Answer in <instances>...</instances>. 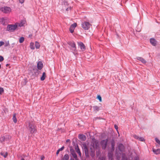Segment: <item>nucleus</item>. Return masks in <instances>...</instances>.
Segmentation results:
<instances>
[{
  "instance_id": "46",
  "label": "nucleus",
  "mask_w": 160,
  "mask_h": 160,
  "mask_svg": "<svg viewBox=\"0 0 160 160\" xmlns=\"http://www.w3.org/2000/svg\"><path fill=\"white\" fill-rule=\"evenodd\" d=\"M71 160H78V158L77 159H76V158H74V159H73V158H71Z\"/></svg>"
},
{
  "instance_id": "25",
  "label": "nucleus",
  "mask_w": 160,
  "mask_h": 160,
  "mask_svg": "<svg viewBox=\"0 0 160 160\" xmlns=\"http://www.w3.org/2000/svg\"><path fill=\"white\" fill-rule=\"evenodd\" d=\"M79 138L80 139L82 140H85L86 139V137L85 135H80L79 136Z\"/></svg>"
},
{
  "instance_id": "44",
  "label": "nucleus",
  "mask_w": 160,
  "mask_h": 160,
  "mask_svg": "<svg viewBox=\"0 0 160 160\" xmlns=\"http://www.w3.org/2000/svg\"><path fill=\"white\" fill-rule=\"evenodd\" d=\"M44 157L43 156H42L41 157V160H44Z\"/></svg>"
},
{
  "instance_id": "3",
  "label": "nucleus",
  "mask_w": 160,
  "mask_h": 160,
  "mask_svg": "<svg viewBox=\"0 0 160 160\" xmlns=\"http://www.w3.org/2000/svg\"><path fill=\"white\" fill-rule=\"evenodd\" d=\"M82 27L85 30H88L92 25L88 22L84 21L81 25Z\"/></svg>"
},
{
  "instance_id": "35",
  "label": "nucleus",
  "mask_w": 160,
  "mask_h": 160,
  "mask_svg": "<svg viewBox=\"0 0 160 160\" xmlns=\"http://www.w3.org/2000/svg\"><path fill=\"white\" fill-rule=\"evenodd\" d=\"M97 98L99 100V101L100 102H101L102 100V98H101V96L99 95L98 96H97Z\"/></svg>"
},
{
  "instance_id": "21",
  "label": "nucleus",
  "mask_w": 160,
  "mask_h": 160,
  "mask_svg": "<svg viewBox=\"0 0 160 160\" xmlns=\"http://www.w3.org/2000/svg\"><path fill=\"white\" fill-rule=\"evenodd\" d=\"M16 113H14L13 114V118H12V119H13V121L15 123H16L17 122V118H16Z\"/></svg>"
},
{
  "instance_id": "19",
  "label": "nucleus",
  "mask_w": 160,
  "mask_h": 160,
  "mask_svg": "<svg viewBox=\"0 0 160 160\" xmlns=\"http://www.w3.org/2000/svg\"><path fill=\"white\" fill-rule=\"evenodd\" d=\"M118 148L121 151H122L124 149V146L122 144H120L118 146Z\"/></svg>"
},
{
  "instance_id": "49",
  "label": "nucleus",
  "mask_w": 160,
  "mask_h": 160,
  "mask_svg": "<svg viewBox=\"0 0 160 160\" xmlns=\"http://www.w3.org/2000/svg\"><path fill=\"white\" fill-rule=\"evenodd\" d=\"M21 160H25V159L23 158H21Z\"/></svg>"
},
{
  "instance_id": "52",
  "label": "nucleus",
  "mask_w": 160,
  "mask_h": 160,
  "mask_svg": "<svg viewBox=\"0 0 160 160\" xmlns=\"http://www.w3.org/2000/svg\"><path fill=\"white\" fill-rule=\"evenodd\" d=\"M1 68V64H0V69Z\"/></svg>"
},
{
  "instance_id": "30",
  "label": "nucleus",
  "mask_w": 160,
  "mask_h": 160,
  "mask_svg": "<svg viewBox=\"0 0 160 160\" xmlns=\"http://www.w3.org/2000/svg\"><path fill=\"white\" fill-rule=\"evenodd\" d=\"M112 148V150H114V146L115 145V142L114 141H112L111 142Z\"/></svg>"
},
{
  "instance_id": "43",
  "label": "nucleus",
  "mask_w": 160,
  "mask_h": 160,
  "mask_svg": "<svg viewBox=\"0 0 160 160\" xmlns=\"http://www.w3.org/2000/svg\"><path fill=\"white\" fill-rule=\"evenodd\" d=\"M100 160H105V158L104 157H102L100 158Z\"/></svg>"
},
{
  "instance_id": "53",
  "label": "nucleus",
  "mask_w": 160,
  "mask_h": 160,
  "mask_svg": "<svg viewBox=\"0 0 160 160\" xmlns=\"http://www.w3.org/2000/svg\"><path fill=\"white\" fill-rule=\"evenodd\" d=\"M159 58H160V55L159 56Z\"/></svg>"
},
{
  "instance_id": "39",
  "label": "nucleus",
  "mask_w": 160,
  "mask_h": 160,
  "mask_svg": "<svg viewBox=\"0 0 160 160\" xmlns=\"http://www.w3.org/2000/svg\"><path fill=\"white\" fill-rule=\"evenodd\" d=\"M4 44V42L2 41L0 42V47H1L2 45H3Z\"/></svg>"
},
{
  "instance_id": "13",
  "label": "nucleus",
  "mask_w": 160,
  "mask_h": 160,
  "mask_svg": "<svg viewBox=\"0 0 160 160\" xmlns=\"http://www.w3.org/2000/svg\"><path fill=\"white\" fill-rule=\"evenodd\" d=\"M7 22V20L4 18H2L0 19V22L3 25H4Z\"/></svg>"
},
{
  "instance_id": "9",
  "label": "nucleus",
  "mask_w": 160,
  "mask_h": 160,
  "mask_svg": "<svg viewBox=\"0 0 160 160\" xmlns=\"http://www.w3.org/2000/svg\"><path fill=\"white\" fill-rule=\"evenodd\" d=\"M108 142V140L106 139L102 140L101 142V144L102 146V148L103 149H105L107 145V143Z\"/></svg>"
},
{
  "instance_id": "23",
  "label": "nucleus",
  "mask_w": 160,
  "mask_h": 160,
  "mask_svg": "<svg viewBox=\"0 0 160 160\" xmlns=\"http://www.w3.org/2000/svg\"><path fill=\"white\" fill-rule=\"evenodd\" d=\"M153 151L155 154H159L160 153V149H158L157 150L153 149Z\"/></svg>"
},
{
  "instance_id": "6",
  "label": "nucleus",
  "mask_w": 160,
  "mask_h": 160,
  "mask_svg": "<svg viewBox=\"0 0 160 160\" xmlns=\"http://www.w3.org/2000/svg\"><path fill=\"white\" fill-rule=\"evenodd\" d=\"M4 13H9L11 11V8L8 7H4L0 9Z\"/></svg>"
},
{
  "instance_id": "7",
  "label": "nucleus",
  "mask_w": 160,
  "mask_h": 160,
  "mask_svg": "<svg viewBox=\"0 0 160 160\" xmlns=\"http://www.w3.org/2000/svg\"><path fill=\"white\" fill-rule=\"evenodd\" d=\"M18 25H9L7 27V30L10 32H13L17 27Z\"/></svg>"
},
{
  "instance_id": "18",
  "label": "nucleus",
  "mask_w": 160,
  "mask_h": 160,
  "mask_svg": "<svg viewBox=\"0 0 160 160\" xmlns=\"http://www.w3.org/2000/svg\"><path fill=\"white\" fill-rule=\"evenodd\" d=\"M0 154L1 155L3 156V157L4 158H6L8 156V153L7 152H0Z\"/></svg>"
},
{
  "instance_id": "41",
  "label": "nucleus",
  "mask_w": 160,
  "mask_h": 160,
  "mask_svg": "<svg viewBox=\"0 0 160 160\" xmlns=\"http://www.w3.org/2000/svg\"><path fill=\"white\" fill-rule=\"evenodd\" d=\"M19 0V2L20 3H22L24 2L25 0Z\"/></svg>"
},
{
  "instance_id": "29",
  "label": "nucleus",
  "mask_w": 160,
  "mask_h": 160,
  "mask_svg": "<svg viewBox=\"0 0 160 160\" xmlns=\"http://www.w3.org/2000/svg\"><path fill=\"white\" fill-rule=\"evenodd\" d=\"M108 156L109 158L111 160H112V152H109L108 153Z\"/></svg>"
},
{
  "instance_id": "47",
  "label": "nucleus",
  "mask_w": 160,
  "mask_h": 160,
  "mask_svg": "<svg viewBox=\"0 0 160 160\" xmlns=\"http://www.w3.org/2000/svg\"><path fill=\"white\" fill-rule=\"evenodd\" d=\"M9 64H7L6 65V67H8V66H9Z\"/></svg>"
},
{
  "instance_id": "33",
  "label": "nucleus",
  "mask_w": 160,
  "mask_h": 160,
  "mask_svg": "<svg viewBox=\"0 0 160 160\" xmlns=\"http://www.w3.org/2000/svg\"><path fill=\"white\" fill-rule=\"evenodd\" d=\"M30 47L32 49H34V47L33 43H31L30 45Z\"/></svg>"
},
{
  "instance_id": "14",
  "label": "nucleus",
  "mask_w": 160,
  "mask_h": 160,
  "mask_svg": "<svg viewBox=\"0 0 160 160\" xmlns=\"http://www.w3.org/2000/svg\"><path fill=\"white\" fill-rule=\"evenodd\" d=\"M137 60L141 61L143 63H145L146 62V60L142 57H137Z\"/></svg>"
},
{
  "instance_id": "27",
  "label": "nucleus",
  "mask_w": 160,
  "mask_h": 160,
  "mask_svg": "<svg viewBox=\"0 0 160 160\" xmlns=\"http://www.w3.org/2000/svg\"><path fill=\"white\" fill-rule=\"evenodd\" d=\"M94 110L96 112H97L99 110V107L97 106H94L93 107Z\"/></svg>"
},
{
  "instance_id": "10",
  "label": "nucleus",
  "mask_w": 160,
  "mask_h": 160,
  "mask_svg": "<svg viewBox=\"0 0 160 160\" xmlns=\"http://www.w3.org/2000/svg\"><path fill=\"white\" fill-rule=\"evenodd\" d=\"M78 44L82 51H84L86 49V47L83 43L79 42H78Z\"/></svg>"
},
{
  "instance_id": "38",
  "label": "nucleus",
  "mask_w": 160,
  "mask_h": 160,
  "mask_svg": "<svg viewBox=\"0 0 160 160\" xmlns=\"http://www.w3.org/2000/svg\"><path fill=\"white\" fill-rule=\"evenodd\" d=\"M4 60L3 57L2 56H0V62H2Z\"/></svg>"
},
{
  "instance_id": "20",
  "label": "nucleus",
  "mask_w": 160,
  "mask_h": 160,
  "mask_svg": "<svg viewBox=\"0 0 160 160\" xmlns=\"http://www.w3.org/2000/svg\"><path fill=\"white\" fill-rule=\"evenodd\" d=\"M71 152L72 155V156L74 158H78L77 155H76L75 151L73 150H71Z\"/></svg>"
},
{
  "instance_id": "12",
  "label": "nucleus",
  "mask_w": 160,
  "mask_h": 160,
  "mask_svg": "<svg viewBox=\"0 0 160 160\" xmlns=\"http://www.w3.org/2000/svg\"><path fill=\"white\" fill-rule=\"evenodd\" d=\"M43 64L42 62L39 61L37 63V68L39 70H41L43 67Z\"/></svg>"
},
{
  "instance_id": "2",
  "label": "nucleus",
  "mask_w": 160,
  "mask_h": 160,
  "mask_svg": "<svg viewBox=\"0 0 160 160\" xmlns=\"http://www.w3.org/2000/svg\"><path fill=\"white\" fill-rule=\"evenodd\" d=\"M27 128L32 134L35 133L37 132L36 127L32 122H29Z\"/></svg>"
},
{
  "instance_id": "8",
  "label": "nucleus",
  "mask_w": 160,
  "mask_h": 160,
  "mask_svg": "<svg viewBox=\"0 0 160 160\" xmlns=\"http://www.w3.org/2000/svg\"><path fill=\"white\" fill-rule=\"evenodd\" d=\"M82 147L86 156L88 157L89 156V154L87 144L85 143H83L82 144Z\"/></svg>"
},
{
  "instance_id": "42",
  "label": "nucleus",
  "mask_w": 160,
  "mask_h": 160,
  "mask_svg": "<svg viewBox=\"0 0 160 160\" xmlns=\"http://www.w3.org/2000/svg\"><path fill=\"white\" fill-rule=\"evenodd\" d=\"M114 127H115V128L116 129V130L118 131V126H117V125H114Z\"/></svg>"
},
{
  "instance_id": "1",
  "label": "nucleus",
  "mask_w": 160,
  "mask_h": 160,
  "mask_svg": "<svg viewBox=\"0 0 160 160\" xmlns=\"http://www.w3.org/2000/svg\"><path fill=\"white\" fill-rule=\"evenodd\" d=\"M99 143L97 140L95 139H92L91 142V146L90 147L91 150L90 155L92 157L95 156V149H98L99 148Z\"/></svg>"
},
{
  "instance_id": "15",
  "label": "nucleus",
  "mask_w": 160,
  "mask_h": 160,
  "mask_svg": "<svg viewBox=\"0 0 160 160\" xmlns=\"http://www.w3.org/2000/svg\"><path fill=\"white\" fill-rule=\"evenodd\" d=\"M26 23V21L25 20H22L21 21V22L18 24V26L21 27L23 26Z\"/></svg>"
},
{
  "instance_id": "4",
  "label": "nucleus",
  "mask_w": 160,
  "mask_h": 160,
  "mask_svg": "<svg viewBox=\"0 0 160 160\" xmlns=\"http://www.w3.org/2000/svg\"><path fill=\"white\" fill-rule=\"evenodd\" d=\"M11 138V136L8 135H5L2 136L0 138V142L3 143L5 141H8Z\"/></svg>"
},
{
  "instance_id": "5",
  "label": "nucleus",
  "mask_w": 160,
  "mask_h": 160,
  "mask_svg": "<svg viewBox=\"0 0 160 160\" xmlns=\"http://www.w3.org/2000/svg\"><path fill=\"white\" fill-rule=\"evenodd\" d=\"M68 44L71 47V49L73 53L74 54L77 53V51L75 43L73 42H68Z\"/></svg>"
},
{
  "instance_id": "32",
  "label": "nucleus",
  "mask_w": 160,
  "mask_h": 160,
  "mask_svg": "<svg viewBox=\"0 0 160 160\" xmlns=\"http://www.w3.org/2000/svg\"><path fill=\"white\" fill-rule=\"evenodd\" d=\"M4 90L3 88H0V94L2 95L4 92Z\"/></svg>"
},
{
  "instance_id": "31",
  "label": "nucleus",
  "mask_w": 160,
  "mask_h": 160,
  "mask_svg": "<svg viewBox=\"0 0 160 160\" xmlns=\"http://www.w3.org/2000/svg\"><path fill=\"white\" fill-rule=\"evenodd\" d=\"M35 46L36 48H39L40 47V44L38 42H36L35 43Z\"/></svg>"
},
{
  "instance_id": "37",
  "label": "nucleus",
  "mask_w": 160,
  "mask_h": 160,
  "mask_svg": "<svg viewBox=\"0 0 160 160\" xmlns=\"http://www.w3.org/2000/svg\"><path fill=\"white\" fill-rule=\"evenodd\" d=\"M9 45V41H8L7 42H6L5 44V47H7Z\"/></svg>"
},
{
  "instance_id": "45",
  "label": "nucleus",
  "mask_w": 160,
  "mask_h": 160,
  "mask_svg": "<svg viewBox=\"0 0 160 160\" xmlns=\"http://www.w3.org/2000/svg\"><path fill=\"white\" fill-rule=\"evenodd\" d=\"M122 160H127L126 158L124 156H123Z\"/></svg>"
},
{
  "instance_id": "16",
  "label": "nucleus",
  "mask_w": 160,
  "mask_h": 160,
  "mask_svg": "<svg viewBox=\"0 0 160 160\" xmlns=\"http://www.w3.org/2000/svg\"><path fill=\"white\" fill-rule=\"evenodd\" d=\"M75 149L76 152L78 154L80 157L81 156V153L80 152V149L79 148L78 146H77L75 148Z\"/></svg>"
},
{
  "instance_id": "50",
  "label": "nucleus",
  "mask_w": 160,
  "mask_h": 160,
  "mask_svg": "<svg viewBox=\"0 0 160 160\" xmlns=\"http://www.w3.org/2000/svg\"><path fill=\"white\" fill-rule=\"evenodd\" d=\"M68 8H67L66 9V10H67V11H68Z\"/></svg>"
},
{
  "instance_id": "34",
  "label": "nucleus",
  "mask_w": 160,
  "mask_h": 160,
  "mask_svg": "<svg viewBox=\"0 0 160 160\" xmlns=\"http://www.w3.org/2000/svg\"><path fill=\"white\" fill-rule=\"evenodd\" d=\"M155 140L156 142L158 143L159 145H160V141L157 138H156Z\"/></svg>"
},
{
  "instance_id": "28",
  "label": "nucleus",
  "mask_w": 160,
  "mask_h": 160,
  "mask_svg": "<svg viewBox=\"0 0 160 160\" xmlns=\"http://www.w3.org/2000/svg\"><path fill=\"white\" fill-rule=\"evenodd\" d=\"M24 38L23 37H21L19 40V42L22 43L24 42Z\"/></svg>"
},
{
  "instance_id": "48",
  "label": "nucleus",
  "mask_w": 160,
  "mask_h": 160,
  "mask_svg": "<svg viewBox=\"0 0 160 160\" xmlns=\"http://www.w3.org/2000/svg\"><path fill=\"white\" fill-rule=\"evenodd\" d=\"M69 141V139H68V140H67L66 142H68Z\"/></svg>"
},
{
  "instance_id": "51",
  "label": "nucleus",
  "mask_w": 160,
  "mask_h": 160,
  "mask_svg": "<svg viewBox=\"0 0 160 160\" xmlns=\"http://www.w3.org/2000/svg\"><path fill=\"white\" fill-rule=\"evenodd\" d=\"M135 160H138V159L137 158H136L135 159Z\"/></svg>"
},
{
  "instance_id": "36",
  "label": "nucleus",
  "mask_w": 160,
  "mask_h": 160,
  "mask_svg": "<svg viewBox=\"0 0 160 160\" xmlns=\"http://www.w3.org/2000/svg\"><path fill=\"white\" fill-rule=\"evenodd\" d=\"M138 140L141 141H144V138L142 137H139Z\"/></svg>"
},
{
  "instance_id": "11",
  "label": "nucleus",
  "mask_w": 160,
  "mask_h": 160,
  "mask_svg": "<svg viewBox=\"0 0 160 160\" xmlns=\"http://www.w3.org/2000/svg\"><path fill=\"white\" fill-rule=\"evenodd\" d=\"M77 24L76 23H74L72 24L69 28V30L72 33L74 32L75 28L76 27Z\"/></svg>"
},
{
  "instance_id": "40",
  "label": "nucleus",
  "mask_w": 160,
  "mask_h": 160,
  "mask_svg": "<svg viewBox=\"0 0 160 160\" xmlns=\"http://www.w3.org/2000/svg\"><path fill=\"white\" fill-rule=\"evenodd\" d=\"M133 137L136 139H138L139 137L136 135H134Z\"/></svg>"
},
{
  "instance_id": "22",
  "label": "nucleus",
  "mask_w": 160,
  "mask_h": 160,
  "mask_svg": "<svg viewBox=\"0 0 160 160\" xmlns=\"http://www.w3.org/2000/svg\"><path fill=\"white\" fill-rule=\"evenodd\" d=\"M46 77V73L45 72H43L42 73V77H41V80L42 81L44 80Z\"/></svg>"
},
{
  "instance_id": "17",
  "label": "nucleus",
  "mask_w": 160,
  "mask_h": 160,
  "mask_svg": "<svg viewBox=\"0 0 160 160\" xmlns=\"http://www.w3.org/2000/svg\"><path fill=\"white\" fill-rule=\"evenodd\" d=\"M151 44L153 46H155L156 44V41L155 39L151 38L150 39Z\"/></svg>"
},
{
  "instance_id": "24",
  "label": "nucleus",
  "mask_w": 160,
  "mask_h": 160,
  "mask_svg": "<svg viewBox=\"0 0 160 160\" xmlns=\"http://www.w3.org/2000/svg\"><path fill=\"white\" fill-rule=\"evenodd\" d=\"M69 158V155L67 154H66L64 155L63 158H62V160H68Z\"/></svg>"
},
{
  "instance_id": "26",
  "label": "nucleus",
  "mask_w": 160,
  "mask_h": 160,
  "mask_svg": "<svg viewBox=\"0 0 160 160\" xmlns=\"http://www.w3.org/2000/svg\"><path fill=\"white\" fill-rule=\"evenodd\" d=\"M64 148V146H62V148H60L59 149H58L57 151V152H56L57 155H58V153H59L60 151H62L63 150Z\"/></svg>"
}]
</instances>
